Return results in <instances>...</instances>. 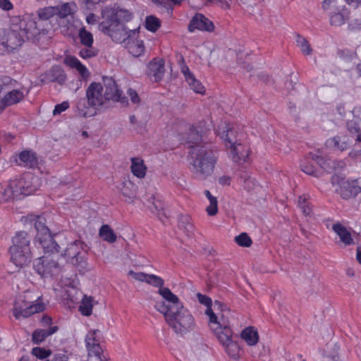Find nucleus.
<instances>
[{
	"label": "nucleus",
	"instance_id": "nucleus-57",
	"mask_svg": "<svg viewBox=\"0 0 361 361\" xmlns=\"http://www.w3.org/2000/svg\"><path fill=\"white\" fill-rule=\"evenodd\" d=\"M69 108V102L68 101H64L61 104H58L54 106L53 110V115H59L62 112L65 111Z\"/></svg>",
	"mask_w": 361,
	"mask_h": 361
},
{
	"label": "nucleus",
	"instance_id": "nucleus-32",
	"mask_svg": "<svg viewBox=\"0 0 361 361\" xmlns=\"http://www.w3.org/2000/svg\"><path fill=\"white\" fill-rule=\"evenodd\" d=\"M332 230L339 237L341 242L343 243L345 246L355 243L350 232L341 224H334L332 226Z\"/></svg>",
	"mask_w": 361,
	"mask_h": 361
},
{
	"label": "nucleus",
	"instance_id": "nucleus-2",
	"mask_svg": "<svg viewBox=\"0 0 361 361\" xmlns=\"http://www.w3.org/2000/svg\"><path fill=\"white\" fill-rule=\"evenodd\" d=\"M188 154L189 169L197 179L204 180L212 176L218 160L216 152L204 147L190 146Z\"/></svg>",
	"mask_w": 361,
	"mask_h": 361
},
{
	"label": "nucleus",
	"instance_id": "nucleus-31",
	"mask_svg": "<svg viewBox=\"0 0 361 361\" xmlns=\"http://www.w3.org/2000/svg\"><path fill=\"white\" fill-rule=\"evenodd\" d=\"M164 74V63L162 60H154L149 63L148 75L155 82L159 81Z\"/></svg>",
	"mask_w": 361,
	"mask_h": 361
},
{
	"label": "nucleus",
	"instance_id": "nucleus-22",
	"mask_svg": "<svg viewBox=\"0 0 361 361\" xmlns=\"http://www.w3.org/2000/svg\"><path fill=\"white\" fill-rule=\"evenodd\" d=\"M66 75L63 68L58 65L53 66L42 75V81L44 83L55 82L60 85L65 82Z\"/></svg>",
	"mask_w": 361,
	"mask_h": 361
},
{
	"label": "nucleus",
	"instance_id": "nucleus-63",
	"mask_svg": "<svg viewBox=\"0 0 361 361\" xmlns=\"http://www.w3.org/2000/svg\"><path fill=\"white\" fill-rule=\"evenodd\" d=\"M92 361H108V358L105 353H102L99 355V356L92 357Z\"/></svg>",
	"mask_w": 361,
	"mask_h": 361
},
{
	"label": "nucleus",
	"instance_id": "nucleus-1",
	"mask_svg": "<svg viewBox=\"0 0 361 361\" xmlns=\"http://www.w3.org/2000/svg\"><path fill=\"white\" fill-rule=\"evenodd\" d=\"M101 16L103 20L99 23L98 29L113 42L121 44L130 30L125 24L133 19V14L127 9L114 6L104 7Z\"/></svg>",
	"mask_w": 361,
	"mask_h": 361
},
{
	"label": "nucleus",
	"instance_id": "nucleus-50",
	"mask_svg": "<svg viewBox=\"0 0 361 361\" xmlns=\"http://www.w3.org/2000/svg\"><path fill=\"white\" fill-rule=\"evenodd\" d=\"M149 201L151 205L148 207L152 212L159 214L164 209V203L160 200H157L155 196H152Z\"/></svg>",
	"mask_w": 361,
	"mask_h": 361
},
{
	"label": "nucleus",
	"instance_id": "nucleus-39",
	"mask_svg": "<svg viewBox=\"0 0 361 361\" xmlns=\"http://www.w3.org/2000/svg\"><path fill=\"white\" fill-rule=\"evenodd\" d=\"M360 111V109L355 108L353 111V114L354 117L352 120H349L346 123V127L349 133L351 134H357L360 131V123L361 121V118L356 117V114Z\"/></svg>",
	"mask_w": 361,
	"mask_h": 361
},
{
	"label": "nucleus",
	"instance_id": "nucleus-51",
	"mask_svg": "<svg viewBox=\"0 0 361 361\" xmlns=\"http://www.w3.org/2000/svg\"><path fill=\"white\" fill-rule=\"evenodd\" d=\"M235 243L242 247H248L251 246L252 240L246 233H242L235 238Z\"/></svg>",
	"mask_w": 361,
	"mask_h": 361
},
{
	"label": "nucleus",
	"instance_id": "nucleus-16",
	"mask_svg": "<svg viewBox=\"0 0 361 361\" xmlns=\"http://www.w3.org/2000/svg\"><path fill=\"white\" fill-rule=\"evenodd\" d=\"M33 268L42 277L52 276L60 271L59 264L49 255L39 257L34 261Z\"/></svg>",
	"mask_w": 361,
	"mask_h": 361
},
{
	"label": "nucleus",
	"instance_id": "nucleus-21",
	"mask_svg": "<svg viewBox=\"0 0 361 361\" xmlns=\"http://www.w3.org/2000/svg\"><path fill=\"white\" fill-rule=\"evenodd\" d=\"M195 30L212 32L214 30V23L202 13H196L191 19L188 25L190 32Z\"/></svg>",
	"mask_w": 361,
	"mask_h": 361
},
{
	"label": "nucleus",
	"instance_id": "nucleus-17",
	"mask_svg": "<svg viewBox=\"0 0 361 361\" xmlns=\"http://www.w3.org/2000/svg\"><path fill=\"white\" fill-rule=\"evenodd\" d=\"M139 30L140 27L128 30L127 37L121 42L125 43L128 51L135 57L141 56L145 52L144 42L138 39Z\"/></svg>",
	"mask_w": 361,
	"mask_h": 361
},
{
	"label": "nucleus",
	"instance_id": "nucleus-26",
	"mask_svg": "<svg viewBox=\"0 0 361 361\" xmlns=\"http://www.w3.org/2000/svg\"><path fill=\"white\" fill-rule=\"evenodd\" d=\"M63 62L71 68L75 69L82 80H87L89 78L90 75V71L87 67L83 65L75 56L71 55L66 56L63 60Z\"/></svg>",
	"mask_w": 361,
	"mask_h": 361
},
{
	"label": "nucleus",
	"instance_id": "nucleus-20",
	"mask_svg": "<svg viewBox=\"0 0 361 361\" xmlns=\"http://www.w3.org/2000/svg\"><path fill=\"white\" fill-rule=\"evenodd\" d=\"M216 133L224 140L226 149L238 142L237 133L230 124L221 123L216 129Z\"/></svg>",
	"mask_w": 361,
	"mask_h": 361
},
{
	"label": "nucleus",
	"instance_id": "nucleus-49",
	"mask_svg": "<svg viewBox=\"0 0 361 361\" xmlns=\"http://www.w3.org/2000/svg\"><path fill=\"white\" fill-rule=\"evenodd\" d=\"M296 44L303 54L306 55L312 54V49H311L309 42L305 38L299 35H297Z\"/></svg>",
	"mask_w": 361,
	"mask_h": 361
},
{
	"label": "nucleus",
	"instance_id": "nucleus-13",
	"mask_svg": "<svg viewBox=\"0 0 361 361\" xmlns=\"http://www.w3.org/2000/svg\"><path fill=\"white\" fill-rule=\"evenodd\" d=\"M331 183L336 187V191L343 198L355 197L361 191L357 180H349L335 175L331 178Z\"/></svg>",
	"mask_w": 361,
	"mask_h": 361
},
{
	"label": "nucleus",
	"instance_id": "nucleus-42",
	"mask_svg": "<svg viewBox=\"0 0 361 361\" xmlns=\"http://www.w3.org/2000/svg\"><path fill=\"white\" fill-rule=\"evenodd\" d=\"M80 243L75 241L68 245L65 250L64 256L67 257L68 259L76 258L78 260V256L80 253Z\"/></svg>",
	"mask_w": 361,
	"mask_h": 361
},
{
	"label": "nucleus",
	"instance_id": "nucleus-48",
	"mask_svg": "<svg viewBox=\"0 0 361 361\" xmlns=\"http://www.w3.org/2000/svg\"><path fill=\"white\" fill-rule=\"evenodd\" d=\"M11 200H13L12 192L8 185V183H4L0 184V202H6Z\"/></svg>",
	"mask_w": 361,
	"mask_h": 361
},
{
	"label": "nucleus",
	"instance_id": "nucleus-11",
	"mask_svg": "<svg viewBox=\"0 0 361 361\" xmlns=\"http://www.w3.org/2000/svg\"><path fill=\"white\" fill-rule=\"evenodd\" d=\"M11 28L16 29L23 36V39L33 38L37 33V23L33 14L25 13L23 16H13L11 19Z\"/></svg>",
	"mask_w": 361,
	"mask_h": 361
},
{
	"label": "nucleus",
	"instance_id": "nucleus-18",
	"mask_svg": "<svg viewBox=\"0 0 361 361\" xmlns=\"http://www.w3.org/2000/svg\"><path fill=\"white\" fill-rule=\"evenodd\" d=\"M102 334L98 329L90 331L85 336V345L88 353L89 360L92 361V357L104 353L100 345Z\"/></svg>",
	"mask_w": 361,
	"mask_h": 361
},
{
	"label": "nucleus",
	"instance_id": "nucleus-61",
	"mask_svg": "<svg viewBox=\"0 0 361 361\" xmlns=\"http://www.w3.org/2000/svg\"><path fill=\"white\" fill-rule=\"evenodd\" d=\"M98 16L92 13L87 14L85 18L86 23L89 25H95L98 22Z\"/></svg>",
	"mask_w": 361,
	"mask_h": 361
},
{
	"label": "nucleus",
	"instance_id": "nucleus-19",
	"mask_svg": "<svg viewBox=\"0 0 361 361\" xmlns=\"http://www.w3.org/2000/svg\"><path fill=\"white\" fill-rule=\"evenodd\" d=\"M229 157L235 163L242 164L249 160L250 149L248 147L237 142L227 148Z\"/></svg>",
	"mask_w": 361,
	"mask_h": 361
},
{
	"label": "nucleus",
	"instance_id": "nucleus-25",
	"mask_svg": "<svg viewBox=\"0 0 361 361\" xmlns=\"http://www.w3.org/2000/svg\"><path fill=\"white\" fill-rule=\"evenodd\" d=\"M181 73L183 74L188 85L195 93L204 94L205 93V87L202 82L198 80L194 74L190 71L187 66L181 67Z\"/></svg>",
	"mask_w": 361,
	"mask_h": 361
},
{
	"label": "nucleus",
	"instance_id": "nucleus-8",
	"mask_svg": "<svg viewBox=\"0 0 361 361\" xmlns=\"http://www.w3.org/2000/svg\"><path fill=\"white\" fill-rule=\"evenodd\" d=\"M16 81L8 76L0 77V114L7 107L20 102L28 93L24 88L13 89Z\"/></svg>",
	"mask_w": 361,
	"mask_h": 361
},
{
	"label": "nucleus",
	"instance_id": "nucleus-40",
	"mask_svg": "<svg viewBox=\"0 0 361 361\" xmlns=\"http://www.w3.org/2000/svg\"><path fill=\"white\" fill-rule=\"evenodd\" d=\"M78 37L80 43L83 46L86 47L92 46L94 42L93 35L90 31H87L84 26L80 27L78 31Z\"/></svg>",
	"mask_w": 361,
	"mask_h": 361
},
{
	"label": "nucleus",
	"instance_id": "nucleus-36",
	"mask_svg": "<svg viewBox=\"0 0 361 361\" xmlns=\"http://www.w3.org/2000/svg\"><path fill=\"white\" fill-rule=\"evenodd\" d=\"M20 164L32 168L37 164V159L34 152L30 150L23 151L19 154Z\"/></svg>",
	"mask_w": 361,
	"mask_h": 361
},
{
	"label": "nucleus",
	"instance_id": "nucleus-10",
	"mask_svg": "<svg viewBox=\"0 0 361 361\" xmlns=\"http://www.w3.org/2000/svg\"><path fill=\"white\" fill-rule=\"evenodd\" d=\"M165 316L169 325L176 334L185 335L193 331L195 327L194 317L184 306Z\"/></svg>",
	"mask_w": 361,
	"mask_h": 361
},
{
	"label": "nucleus",
	"instance_id": "nucleus-9",
	"mask_svg": "<svg viewBox=\"0 0 361 361\" xmlns=\"http://www.w3.org/2000/svg\"><path fill=\"white\" fill-rule=\"evenodd\" d=\"M8 183L13 199H21L30 195L40 186L38 177L30 172L25 173L19 178L11 179Z\"/></svg>",
	"mask_w": 361,
	"mask_h": 361
},
{
	"label": "nucleus",
	"instance_id": "nucleus-41",
	"mask_svg": "<svg viewBox=\"0 0 361 361\" xmlns=\"http://www.w3.org/2000/svg\"><path fill=\"white\" fill-rule=\"evenodd\" d=\"M99 236L103 240L108 243H114L116 240V235L113 229L107 224L103 225L99 229Z\"/></svg>",
	"mask_w": 361,
	"mask_h": 361
},
{
	"label": "nucleus",
	"instance_id": "nucleus-56",
	"mask_svg": "<svg viewBox=\"0 0 361 361\" xmlns=\"http://www.w3.org/2000/svg\"><path fill=\"white\" fill-rule=\"evenodd\" d=\"M202 138L201 134L195 128L192 127L190 129V137H188V142L192 144H197Z\"/></svg>",
	"mask_w": 361,
	"mask_h": 361
},
{
	"label": "nucleus",
	"instance_id": "nucleus-35",
	"mask_svg": "<svg viewBox=\"0 0 361 361\" xmlns=\"http://www.w3.org/2000/svg\"><path fill=\"white\" fill-rule=\"evenodd\" d=\"M118 189L122 195L128 198L129 200H133L136 195L137 187L129 180L123 181L118 186Z\"/></svg>",
	"mask_w": 361,
	"mask_h": 361
},
{
	"label": "nucleus",
	"instance_id": "nucleus-59",
	"mask_svg": "<svg viewBox=\"0 0 361 361\" xmlns=\"http://www.w3.org/2000/svg\"><path fill=\"white\" fill-rule=\"evenodd\" d=\"M338 0H324L322 2V8L324 10H330L336 8Z\"/></svg>",
	"mask_w": 361,
	"mask_h": 361
},
{
	"label": "nucleus",
	"instance_id": "nucleus-3",
	"mask_svg": "<svg viewBox=\"0 0 361 361\" xmlns=\"http://www.w3.org/2000/svg\"><path fill=\"white\" fill-rule=\"evenodd\" d=\"M102 82L103 84L93 82L86 90L87 104L97 109L108 100L119 101L121 97L122 92L111 77H103Z\"/></svg>",
	"mask_w": 361,
	"mask_h": 361
},
{
	"label": "nucleus",
	"instance_id": "nucleus-55",
	"mask_svg": "<svg viewBox=\"0 0 361 361\" xmlns=\"http://www.w3.org/2000/svg\"><path fill=\"white\" fill-rule=\"evenodd\" d=\"M152 1L157 6L164 8L168 13H171L173 9V4L169 0H152Z\"/></svg>",
	"mask_w": 361,
	"mask_h": 361
},
{
	"label": "nucleus",
	"instance_id": "nucleus-24",
	"mask_svg": "<svg viewBox=\"0 0 361 361\" xmlns=\"http://www.w3.org/2000/svg\"><path fill=\"white\" fill-rule=\"evenodd\" d=\"M128 276L133 278L135 280L145 282L154 287L163 288L162 286L164 283V280L154 274H147L143 272H135L133 271H128Z\"/></svg>",
	"mask_w": 361,
	"mask_h": 361
},
{
	"label": "nucleus",
	"instance_id": "nucleus-27",
	"mask_svg": "<svg viewBox=\"0 0 361 361\" xmlns=\"http://www.w3.org/2000/svg\"><path fill=\"white\" fill-rule=\"evenodd\" d=\"M59 25L63 35L70 36L75 32L78 27H82V23L73 15L63 21H59Z\"/></svg>",
	"mask_w": 361,
	"mask_h": 361
},
{
	"label": "nucleus",
	"instance_id": "nucleus-23",
	"mask_svg": "<svg viewBox=\"0 0 361 361\" xmlns=\"http://www.w3.org/2000/svg\"><path fill=\"white\" fill-rule=\"evenodd\" d=\"M350 142V140L348 135H337L327 139L325 142V145L329 149L343 152L349 148Z\"/></svg>",
	"mask_w": 361,
	"mask_h": 361
},
{
	"label": "nucleus",
	"instance_id": "nucleus-6",
	"mask_svg": "<svg viewBox=\"0 0 361 361\" xmlns=\"http://www.w3.org/2000/svg\"><path fill=\"white\" fill-rule=\"evenodd\" d=\"M25 221L35 225L37 231L35 237L37 247L40 246V248L46 254L59 252V246L51 235L49 229L45 225L46 220L43 216L31 214L25 217Z\"/></svg>",
	"mask_w": 361,
	"mask_h": 361
},
{
	"label": "nucleus",
	"instance_id": "nucleus-62",
	"mask_svg": "<svg viewBox=\"0 0 361 361\" xmlns=\"http://www.w3.org/2000/svg\"><path fill=\"white\" fill-rule=\"evenodd\" d=\"M68 357L65 353H56L54 355L51 360H48L47 361H68Z\"/></svg>",
	"mask_w": 361,
	"mask_h": 361
},
{
	"label": "nucleus",
	"instance_id": "nucleus-53",
	"mask_svg": "<svg viewBox=\"0 0 361 361\" xmlns=\"http://www.w3.org/2000/svg\"><path fill=\"white\" fill-rule=\"evenodd\" d=\"M298 207L302 210V213L307 216L311 213V208L309 206L307 198L305 196H300L298 197Z\"/></svg>",
	"mask_w": 361,
	"mask_h": 361
},
{
	"label": "nucleus",
	"instance_id": "nucleus-58",
	"mask_svg": "<svg viewBox=\"0 0 361 361\" xmlns=\"http://www.w3.org/2000/svg\"><path fill=\"white\" fill-rule=\"evenodd\" d=\"M127 94L132 103L134 104H139L140 103V98L135 90L132 88H129L127 91Z\"/></svg>",
	"mask_w": 361,
	"mask_h": 361
},
{
	"label": "nucleus",
	"instance_id": "nucleus-28",
	"mask_svg": "<svg viewBox=\"0 0 361 361\" xmlns=\"http://www.w3.org/2000/svg\"><path fill=\"white\" fill-rule=\"evenodd\" d=\"M348 11L343 6H338L329 13V21L332 26H341L343 25L348 18Z\"/></svg>",
	"mask_w": 361,
	"mask_h": 361
},
{
	"label": "nucleus",
	"instance_id": "nucleus-54",
	"mask_svg": "<svg viewBox=\"0 0 361 361\" xmlns=\"http://www.w3.org/2000/svg\"><path fill=\"white\" fill-rule=\"evenodd\" d=\"M97 54V51L92 47L82 49L80 51L79 55L82 59H90L95 56Z\"/></svg>",
	"mask_w": 361,
	"mask_h": 361
},
{
	"label": "nucleus",
	"instance_id": "nucleus-5",
	"mask_svg": "<svg viewBox=\"0 0 361 361\" xmlns=\"http://www.w3.org/2000/svg\"><path fill=\"white\" fill-rule=\"evenodd\" d=\"M31 238L25 231H19L12 238V245L9 248L11 262L19 268L30 264L33 253L30 249Z\"/></svg>",
	"mask_w": 361,
	"mask_h": 361
},
{
	"label": "nucleus",
	"instance_id": "nucleus-7",
	"mask_svg": "<svg viewBox=\"0 0 361 361\" xmlns=\"http://www.w3.org/2000/svg\"><path fill=\"white\" fill-rule=\"evenodd\" d=\"M44 307L45 305L40 300V296L37 295L34 298L30 292H25L16 298L13 314L16 319H19L41 312Z\"/></svg>",
	"mask_w": 361,
	"mask_h": 361
},
{
	"label": "nucleus",
	"instance_id": "nucleus-38",
	"mask_svg": "<svg viewBox=\"0 0 361 361\" xmlns=\"http://www.w3.org/2000/svg\"><path fill=\"white\" fill-rule=\"evenodd\" d=\"M239 183L247 191L252 190L257 186V182L247 171H242L238 178Z\"/></svg>",
	"mask_w": 361,
	"mask_h": 361
},
{
	"label": "nucleus",
	"instance_id": "nucleus-46",
	"mask_svg": "<svg viewBox=\"0 0 361 361\" xmlns=\"http://www.w3.org/2000/svg\"><path fill=\"white\" fill-rule=\"evenodd\" d=\"M56 8L54 6H47L38 9L37 15L40 20H47L49 18L56 16Z\"/></svg>",
	"mask_w": 361,
	"mask_h": 361
},
{
	"label": "nucleus",
	"instance_id": "nucleus-44",
	"mask_svg": "<svg viewBox=\"0 0 361 361\" xmlns=\"http://www.w3.org/2000/svg\"><path fill=\"white\" fill-rule=\"evenodd\" d=\"M204 193L209 201V205L207 207L206 211L209 216H214L218 212V202L216 197L213 196L207 190H204Z\"/></svg>",
	"mask_w": 361,
	"mask_h": 361
},
{
	"label": "nucleus",
	"instance_id": "nucleus-4",
	"mask_svg": "<svg viewBox=\"0 0 361 361\" xmlns=\"http://www.w3.org/2000/svg\"><path fill=\"white\" fill-rule=\"evenodd\" d=\"M209 328L226 354L237 360L240 356V348L238 342L233 339V332L227 319L222 317L220 319L215 314H212Z\"/></svg>",
	"mask_w": 361,
	"mask_h": 361
},
{
	"label": "nucleus",
	"instance_id": "nucleus-12",
	"mask_svg": "<svg viewBox=\"0 0 361 361\" xmlns=\"http://www.w3.org/2000/svg\"><path fill=\"white\" fill-rule=\"evenodd\" d=\"M23 42V36L16 29H0V55L14 52Z\"/></svg>",
	"mask_w": 361,
	"mask_h": 361
},
{
	"label": "nucleus",
	"instance_id": "nucleus-14",
	"mask_svg": "<svg viewBox=\"0 0 361 361\" xmlns=\"http://www.w3.org/2000/svg\"><path fill=\"white\" fill-rule=\"evenodd\" d=\"M159 293L167 303L165 302H157L154 307L163 314L167 315L170 312L183 306L178 298L169 288L163 287L159 288Z\"/></svg>",
	"mask_w": 361,
	"mask_h": 361
},
{
	"label": "nucleus",
	"instance_id": "nucleus-33",
	"mask_svg": "<svg viewBox=\"0 0 361 361\" xmlns=\"http://www.w3.org/2000/svg\"><path fill=\"white\" fill-rule=\"evenodd\" d=\"M241 338L250 346L255 345L259 341V335L255 327L244 329L240 334Z\"/></svg>",
	"mask_w": 361,
	"mask_h": 361
},
{
	"label": "nucleus",
	"instance_id": "nucleus-43",
	"mask_svg": "<svg viewBox=\"0 0 361 361\" xmlns=\"http://www.w3.org/2000/svg\"><path fill=\"white\" fill-rule=\"evenodd\" d=\"M93 298L85 295L81 301L79 310L84 316H90L92 312Z\"/></svg>",
	"mask_w": 361,
	"mask_h": 361
},
{
	"label": "nucleus",
	"instance_id": "nucleus-29",
	"mask_svg": "<svg viewBox=\"0 0 361 361\" xmlns=\"http://www.w3.org/2000/svg\"><path fill=\"white\" fill-rule=\"evenodd\" d=\"M56 8V16L59 21L63 20L73 16L77 11V6L73 2L63 3L55 6Z\"/></svg>",
	"mask_w": 361,
	"mask_h": 361
},
{
	"label": "nucleus",
	"instance_id": "nucleus-37",
	"mask_svg": "<svg viewBox=\"0 0 361 361\" xmlns=\"http://www.w3.org/2000/svg\"><path fill=\"white\" fill-rule=\"evenodd\" d=\"M77 109L80 116L87 118L95 115L97 108L92 107L89 104L87 106L85 100L82 99L77 104Z\"/></svg>",
	"mask_w": 361,
	"mask_h": 361
},
{
	"label": "nucleus",
	"instance_id": "nucleus-30",
	"mask_svg": "<svg viewBox=\"0 0 361 361\" xmlns=\"http://www.w3.org/2000/svg\"><path fill=\"white\" fill-rule=\"evenodd\" d=\"M130 162V171L133 175L139 179L145 178L147 174V167L144 160L140 157H132Z\"/></svg>",
	"mask_w": 361,
	"mask_h": 361
},
{
	"label": "nucleus",
	"instance_id": "nucleus-64",
	"mask_svg": "<svg viewBox=\"0 0 361 361\" xmlns=\"http://www.w3.org/2000/svg\"><path fill=\"white\" fill-rule=\"evenodd\" d=\"M52 323V319L48 316H44L42 319V324L44 326H49Z\"/></svg>",
	"mask_w": 361,
	"mask_h": 361
},
{
	"label": "nucleus",
	"instance_id": "nucleus-15",
	"mask_svg": "<svg viewBox=\"0 0 361 361\" xmlns=\"http://www.w3.org/2000/svg\"><path fill=\"white\" fill-rule=\"evenodd\" d=\"M328 161L320 155L310 154L308 157L303 159L300 164L301 170L307 175L319 177L322 171L318 170L314 163H317L321 169L329 171L332 167L329 166Z\"/></svg>",
	"mask_w": 361,
	"mask_h": 361
},
{
	"label": "nucleus",
	"instance_id": "nucleus-34",
	"mask_svg": "<svg viewBox=\"0 0 361 361\" xmlns=\"http://www.w3.org/2000/svg\"><path fill=\"white\" fill-rule=\"evenodd\" d=\"M58 329L59 328L56 326H50L48 329H36L32 333V340L35 343H40L47 337L55 334Z\"/></svg>",
	"mask_w": 361,
	"mask_h": 361
},
{
	"label": "nucleus",
	"instance_id": "nucleus-45",
	"mask_svg": "<svg viewBox=\"0 0 361 361\" xmlns=\"http://www.w3.org/2000/svg\"><path fill=\"white\" fill-rule=\"evenodd\" d=\"M196 296H197L198 302L200 304L207 307L205 314L208 316L209 321L211 320L212 314H214L213 310H212V299L209 296H207L206 295H203L200 293H197Z\"/></svg>",
	"mask_w": 361,
	"mask_h": 361
},
{
	"label": "nucleus",
	"instance_id": "nucleus-52",
	"mask_svg": "<svg viewBox=\"0 0 361 361\" xmlns=\"http://www.w3.org/2000/svg\"><path fill=\"white\" fill-rule=\"evenodd\" d=\"M51 351L50 350H47L45 348L40 347H35L33 348L32 350V355L35 356L39 359H44L46 357H48L51 355Z\"/></svg>",
	"mask_w": 361,
	"mask_h": 361
},
{
	"label": "nucleus",
	"instance_id": "nucleus-47",
	"mask_svg": "<svg viewBox=\"0 0 361 361\" xmlns=\"http://www.w3.org/2000/svg\"><path fill=\"white\" fill-rule=\"evenodd\" d=\"M161 26L160 20L154 16H147L145 19V28L152 32H156Z\"/></svg>",
	"mask_w": 361,
	"mask_h": 361
},
{
	"label": "nucleus",
	"instance_id": "nucleus-60",
	"mask_svg": "<svg viewBox=\"0 0 361 361\" xmlns=\"http://www.w3.org/2000/svg\"><path fill=\"white\" fill-rule=\"evenodd\" d=\"M0 8L8 11L13 8V5L10 0H0Z\"/></svg>",
	"mask_w": 361,
	"mask_h": 361
}]
</instances>
